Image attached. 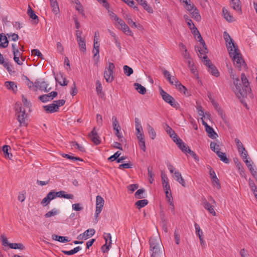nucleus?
I'll return each instance as SVG.
<instances>
[{
	"label": "nucleus",
	"instance_id": "nucleus-1",
	"mask_svg": "<svg viewBox=\"0 0 257 257\" xmlns=\"http://www.w3.org/2000/svg\"><path fill=\"white\" fill-rule=\"evenodd\" d=\"M241 80L243 85L242 87H241L238 78H236L233 81V84L235 86L234 92L239 99L245 97L247 94L251 91V88L249 86V82L244 73L241 74Z\"/></svg>",
	"mask_w": 257,
	"mask_h": 257
},
{
	"label": "nucleus",
	"instance_id": "nucleus-2",
	"mask_svg": "<svg viewBox=\"0 0 257 257\" xmlns=\"http://www.w3.org/2000/svg\"><path fill=\"white\" fill-rule=\"evenodd\" d=\"M229 54L230 57L232 59L234 65L238 69L240 70L242 67H245L246 64L241 56L238 47H236L233 49H230Z\"/></svg>",
	"mask_w": 257,
	"mask_h": 257
},
{
	"label": "nucleus",
	"instance_id": "nucleus-3",
	"mask_svg": "<svg viewBox=\"0 0 257 257\" xmlns=\"http://www.w3.org/2000/svg\"><path fill=\"white\" fill-rule=\"evenodd\" d=\"M160 94L163 99L167 103H169L171 106L176 109L180 106L179 104L175 100V99L169 94L166 92L162 88L160 89Z\"/></svg>",
	"mask_w": 257,
	"mask_h": 257
},
{
	"label": "nucleus",
	"instance_id": "nucleus-4",
	"mask_svg": "<svg viewBox=\"0 0 257 257\" xmlns=\"http://www.w3.org/2000/svg\"><path fill=\"white\" fill-rule=\"evenodd\" d=\"M108 66H106L105 68L104 77L107 82L111 83L114 80L113 74L115 69V65L112 62H108Z\"/></svg>",
	"mask_w": 257,
	"mask_h": 257
},
{
	"label": "nucleus",
	"instance_id": "nucleus-5",
	"mask_svg": "<svg viewBox=\"0 0 257 257\" xmlns=\"http://www.w3.org/2000/svg\"><path fill=\"white\" fill-rule=\"evenodd\" d=\"M207 168L209 170V175L212 180L213 185L216 186V187L218 189L220 188L221 186L219 183V180L217 177L215 172L210 166H209L208 167H207Z\"/></svg>",
	"mask_w": 257,
	"mask_h": 257
},
{
	"label": "nucleus",
	"instance_id": "nucleus-6",
	"mask_svg": "<svg viewBox=\"0 0 257 257\" xmlns=\"http://www.w3.org/2000/svg\"><path fill=\"white\" fill-rule=\"evenodd\" d=\"M88 136L95 145H98L101 143L100 138L97 133L96 127H93Z\"/></svg>",
	"mask_w": 257,
	"mask_h": 257
},
{
	"label": "nucleus",
	"instance_id": "nucleus-7",
	"mask_svg": "<svg viewBox=\"0 0 257 257\" xmlns=\"http://www.w3.org/2000/svg\"><path fill=\"white\" fill-rule=\"evenodd\" d=\"M223 37L224 40L226 42V47L228 51H229L230 49H233L236 47H238L235 45V43L233 41V40L231 38L230 35L226 32H224Z\"/></svg>",
	"mask_w": 257,
	"mask_h": 257
},
{
	"label": "nucleus",
	"instance_id": "nucleus-8",
	"mask_svg": "<svg viewBox=\"0 0 257 257\" xmlns=\"http://www.w3.org/2000/svg\"><path fill=\"white\" fill-rule=\"evenodd\" d=\"M202 203L205 209H206L210 214L213 216L216 215V212L214 209V206L212 205V204L208 202L205 198H202Z\"/></svg>",
	"mask_w": 257,
	"mask_h": 257
},
{
	"label": "nucleus",
	"instance_id": "nucleus-9",
	"mask_svg": "<svg viewBox=\"0 0 257 257\" xmlns=\"http://www.w3.org/2000/svg\"><path fill=\"white\" fill-rule=\"evenodd\" d=\"M117 23L121 27V30L126 35H129L130 36H133V33L130 30L128 26L124 23V22L120 19V20L117 22Z\"/></svg>",
	"mask_w": 257,
	"mask_h": 257
},
{
	"label": "nucleus",
	"instance_id": "nucleus-10",
	"mask_svg": "<svg viewBox=\"0 0 257 257\" xmlns=\"http://www.w3.org/2000/svg\"><path fill=\"white\" fill-rule=\"evenodd\" d=\"M35 86L36 87L38 88L39 90H40L41 91H44L45 92H49L51 89V87L47 89V87L48 86V84L44 81L35 82Z\"/></svg>",
	"mask_w": 257,
	"mask_h": 257
},
{
	"label": "nucleus",
	"instance_id": "nucleus-11",
	"mask_svg": "<svg viewBox=\"0 0 257 257\" xmlns=\"http://www.w3.org/2000/svg\"><path fill=\"white\" fill-rule=\"evenodd\" d=\"M17 115V119L20 123L21 126H26L27 123L26 121L25 118L27 117L25 109H24L23 112L16 114Z\"/></svg>",
	"mask_w": 257,
	"mask_h": 257
},
{
	"label": "nucleus",
	"instance_id": "nucleus-12",
	"mask_svg": "<svg viewBox=\"0 0 257 257\" xmlns=\"http://www.w3.org/2000/svg\"><path fill=\"white\" fill-rule=\"evenodd\" d=\"M174 142L176 143L179 149L184 153H188V149H190L187 145H186L182 140L178 138L176 140H174Z\"/></svg>",
	"mask_w": 257,
	"mask_h": 257
},
{
	"label": "nucleus",
	"instance_id": "nucleus-13",
	"mask_svg": "<svg viewBox=\"0 0 257 257\" xmlns=\"http://www.w3.org/2000/svg\"><path fill=\"white\" fill-rule=\"evenodd\" d=\"M43 108L46 112L49 113H52L58 111V106L54 102L49 105H44Z\"/></svg>",
	"mask_w": 257,
	"mask_h": 257
},
{
	"label": "nucleus",
	"instance_id": "nucleus-14",
	"mask_svg": "<svg viewBox=\"0 0 257 257\" xmlns=\"http://www.w3.org/2000/svg\"><path fill=\"white\" fill-rule=\"evenodd\" d=\"M150 248L161 246V239L159 237H151L149 239Z\"/></svg>",
	"mask_w": 257,
	"mask_h": 257
},
{
	"label": "nucleus",
	"instance_id": "nucleus-15",
	"mask_svg": "<svg viewBox=\"0 0 257 257\" xmlns=\"http://www.w3.org/2000/svg\"><path fill=\"white\" fill-rule=\"evenodd\" d=\"M150 251L151 253L150 257H159L162 253L161 246L156 247H154V246L151 247L150 248Z\"/></svg>",
	"mask_w": 257,
	"mask_h": 257
},
{
	"label": "nucleus",
	"instance_id": "nucleus-16",
	"mask_svg": "<svg viewBox=\"0 0 257 257\" xmlns=\"http://www.w3.org/2000/svg\"><path fill=\"white\" fill-rule=\"evenodd\" d=\"M230 5L233 9L238 12L239 14H241L242 11L240 0H231Z\"/></svg>",
	"mask_w": 257,
	"mask_h": 257
},
{
	"label": "nucleus",
	"instance_id": "nucleus-17",
	"mask_svg": "<svg viewBox=\"0 0 257 257\" xmlns=\"http://www.w3.org/2000/svg\"><path fill=\"white\" fill-rule=\"evenodd\" d=\"M55 196L60 197V198H64L66 199H73L74 198V195L72 194H66V192L64 191H60L59 192L55 191Z\"/></svg>",
	"mask_w": 257,
	"mask_h": 257
},
{
	"label": "nucleus",
	"instance_id": "nucleus-18",
	"mask_svg": "<svg viewBox=\"0 0 257 257\" xmlns=\"http://www.w3.org/2000/svg\"><path fill=\"white\" fill-rule=\"evenodd\" d=\"M50 5L53 13L57 15L59 13L60 10L57 0H50Z\"/></svg>",
	"mask_w": 257,
	"mask_h": 257
},
{
	"label": "nucleus",
	"instance_id": "nucleus-19",
	"mask_svg": "<svg viewBox=\"0 0 257 257\" xmlns=\"http://www.w3.org/2000/svg\"><path fill=\"white\" fill-rule=\"evenodd\" d=\"M55 80L58 82L61 86H66L68 84V81L65 77H63L62 73H60L59 75L55 77Z\"/></svg>",
	"mask_w": 257,
	"mask_h": 257
},
{
	"label": "nucleus",
	"instance_id": "nucleus-20",
	"mask_svg": "<svg viewBox=\"0 0 257 257\" xmlns=\"http://www.w3.org/2000/svg\"><path fill=\"white\" fill-rule=\"evenodd\" d=\"M174 174L175 180L180 184H181L183 186H185V182L182 178L181 173L177 170L175 171Z\"/></svg>",
	"mask_w": 257,
	"mask_h": 257
},
{
	"label": "nucleus",
	"instance_id": "nucleus-21",
	"mask_svg": "<svg viewBox=\"0 0 257 257\" xmlns=\"http://www.w3.org/2000/svg\"><path fill=\"white\" fill-rule=\"evenodd\" d=\"M9 45V41L7 37L3 34H0V47L7 48Z\"/></svg>",
	"mask_w": 257,
	"mask_h": 257
},
{
	"label": "nucleus",
	"instance_id": "nucleus-22",
	"mask_svg": "<svg viewBox=\"0 0 257 257\" xmlns=\"http://www.w3.org/2000/svg\"><path fill=\"white\" fill-rule=\"evenodd\" d=\"M140 5H141L145 10L148 13H152L153 12V9L147 4L146 0H136Z\"/></svg>",
	"mask_w": 257,
	"mask_h": 257
},
{
	"label": "nucleus",
	"instance_id": "nucleus-23",
	"mask_svg": "<svg viewBox=\"0 0 257 257\" xmlns=\"http://www.w3.org/2000/svg\"><path fill=\"white\" fill-rule=\"evenodd\" d=\"M201 45L202 46V48H200L198 50L200 54L199 57L203 59H206L207 58L206 53H208V49L206 45L205 46H204V45Z\"/></svg>",
	"mask_w": 257,
	"mask_h": 257
},
{
	"label": "nucleus",
	"instance_id": "nucleus-24",
	"mask_svg": "<svg viewBox=\"0 0 257 257\" xmlns=\"http://www.w3.org/2000/svg\"><path fill=\"white\" fill-rule=\"evenodd\" d=\"M222 13L224 18L229 22H232L234 21L233 17L230 15L227 10L223 8L222 9Z\"/></svg>",
	"mask_w": 257,
	"mask_h": 257
},
{
	"label": "nucleus",
	"instance_id": "nucleus-25",
	"mask_svg": "<svg viewBox=\"0 0 257 257\" xmlns=\"http://www.w3.org/2000/svg\"><path fill=\"white\" fill-rule=\"evenodd\" d=\"M27 14L30 18L35 21V23H38L39 22L38 17L36 15L35 12L32 9L30 6H29Z\"/></svg>",
	"mask_w": 257,
	"mask_h": 257
},
{
	"label": "nucleus",
	"instance_id": "nucleus-26",
	"mask_svg": "<svg viewBox=\"0 0 257 257\" xmlns=\"http://www.w3.org/2000/svg\"><path fill=\"white\" fill-rule=\"evenodd\" d=\"M77 42L79 45L80 50L82 52H85L86 51V43L84 38L77 39Z\"/></svg>",
	"mask_w": 257,
	"mask_h": 257
},
{
	"label": "nucleus",
	"instance_id": "nucleus-27",
	"mask_svg": "<svg viewBox=\"0 0 257 257\" xmlns=\"http://www.w3.org/2000/svg\"><path fill=\"white\" fill-rule=\"evenodd\" d=\"M104 200L100 196H97L96 198V208L102 210L104 205Z\"/></svg>",
	"mask_w": 257,
	"mask_h": 257
},
{
	"label": "nucleus",
	"instance_id": "nucleus-28",
	"mask_svg": "<svg viewBox=\"0 0 257 257\" xmlns=\"http://www.w3.org/2000/svg\"><path fill=\"white\" fill-rule=\"evenodd\" d=\"M205 131L208 134V136L211 139H216L218 137L217 134L215 132L213 128L210 126H207Z\"/></svg>",
	"mask_w": 257,
	"mask_h": 257
},
{
	"label": "nucleus",
	"instance_id": "nucleus-29",
	"mask_svg": "<svg viewBox=\"0 0 257 257\" xmlns=\"http://www.w3.org/2000/svg\"><path fill=\"white\" fill-rule=\"evenodd\" d=\"M192 15V18L197 22H200L201 20V16L199 14V11L197 8H195L194 10L190 12Z\"/></svg>",
	"mask_w": 257,
	"mask_h": 257
},
{
	"label": "nucleus",
	"instance_id": "nucleus-30",
	"mask_svg": "<svg viewBox=\"0 0 257 257\" xmlns=\"http://www.w3.org/2000/svg\"><path fill=\"white\" fill-rule=\"evenodd\" d=\"M174 85L180 92H183L185 95H188L186 88L178 81H175V84Z\"/></svg>",
	"mask_w": 257,
	"mask_h": 257
},
{
	"label": "nucleus",
	"instance_id": "nucleus-31",
	"mask_svg": "<svg viewBox=\"0 0 257 257\" xmlns=\"http://www.w3.org/2000/svg\"><path fill=\"white\" fill-rule=\"evenodd\" d=\"M216 155L220 158L221 161L226 164L229 163V160L226 157L225 153H222L220 151H216Z\"/></svg>",
	"mask_w": 257,
	"mask_h": 257
},
{
	"label": "nucleus",
	"instance_id": "nucleus-32",
	"mask_svg": "<svg viewBox=\"0 0 257 257\" xmlns=\"http://www.w3.org/2000/svg\"><path fill=\"white\" fill-rule=\"evenodd\" d=\"M62 156L64 158H65L67 159L71 160L72 162H75L76 161H83V160L81 158H80L79 157H74L72 155V154H62Z\"/></svg>",
	"mask_w": 257,
	"mask_h": 257
},
{
	"label": "nucleus",
	"instance_id": "nucleus-33",
	"mask_svg": "<svg viewBox=\"0 0 257 257\" xmlns=\"http://www.w3.org/2000/svg\"><path fill=\"white\" fill-rule=\"evenodd\" d=\"M95 232L94 229H88L86 230L84 233H83V237H84V239L86 240L89 237L93 236Z\"/></svg>",
	"mask_w": 257,
	"mask_h": 257
},
{
	"label": "nucleus",
	"instance_id": "nucleus-34",
	"mask_svg": "<svg viewBox=\"0 0 257 257\" xmlns=\"http://www.w3.org/2000/svg\"><path fill=\"white\" fill-rule=\"evenodd\" d=\"M134 85L136 86V89L139 93L141 94H144L146 93V88L142 86L141 84L138 83H135Z\"/></svg>",
	"mask_w": 257,
	"mask_h": 257
},
{
	"label": "nucleus",
	"instance_id": "nucleus-35",
	"mask_svg": "<svg viewBox=\"0 0 257 257\" xmlns=\"http://www.w3.org/2000/svg\"><path fill=\"white\" fill-rule=\"evenodd\" d=\"M5 85L8 89L12 90L14 91L15 89H17V88L15 83L13 81H6L5 83Z\"/></svg>",
	"mask_w": 257,
	"mask_h": 257
},
{
	"label": "nucleus",
	"instance_id": "nucleus-36",
	"mask_svg": "<svg viewBox=\"0 0 257 257\" xmlns=\"http://www.w3.org/2000/svg\"><path fill=\"white\" fill-rule=\"evenodd\" d=\"M166 132L168 134H169L170 137L173 138V141L178 138L175 131L169 125H167L166 128Z\"/></svg>",
	"mask_w": 257,
	"mask_h": 257
},
{
	"label": "nucleus",
	"instance_id": "nucleus-37",
	"mask_svg": "<svg viewBox=\"0 0 257 257\" xmlns=\"http://www.w3.org/2000/svg\"><path fill=\"white\" fill-rule=\"evenodd\" d=\"M9 247L12 249H19L21 250L25 248L24 245L21 243H10Z\"/></svg>",
	"mask_w": 257,
	"mask_h": 257
},
{
	"label": "nucleus",
	"instance_id": "nucleus-38",
	"mask_svg": "<svg viewBox=\"0 0 257 257\" xmlns=\"http://www.w3.org/2000/svg\"><path fill=\"white\" fill-rule=\"evenodd\" d=\"M148 201L147 199H143L137 201L135 204L137 208L140 209L146 206L148 204Z\"/></svg>",
	"mask_w": 257,
	"mask_h": 257
},
{
	"label": "nucleus",
	"instance_id": "nucleus-39",
	"mask_svg": "<svg viewBox=\"0 0 257 257\" xmlns=\"http://www.w3.org/2000/svg\"><path fill=\"white\" fill-rule=\"evenodd\" d=\"M59 211L57 209L53 208L51 211L47 212L45 214V216L46 218H49L51 216H53L57 215L59 213Z\"/></svg>",
	"mask_w": 257,
	"mask_h": 257
},
{
	"label": "nucleus",
	"instance_id": "nucleus-40",
	"mask_svg": "<svg viewBox=\"0 0 257 257\" xmlns=\"http://www.w3.org/2000/svg\"><path fill=\"white\" fill-rule=\"evenodd\" d=\"M10 149V147L8 145H5L3 147V151L4 152V154L5 155V157L7 158L11 159V158L12 157V154H10L9 153V151Z\"/></svg>",
	"mask_w": 257,
	"mask_h": 257
},
{
	"label": "nucleus",
	"instance_id": "nucleus-41",
	"mask_svg": "<svg viewBox=\"0 0 257 257\" xmlns=\"http://www.w3.org/2000/svg\"><path fill=\"white\" fill-rule=\"evenodd\" d=\"M208 71L215 77H218L219 76V72L214 65L208 69Z\"/></svg>",
	"mask_w": 257,
	"mask_h": 257
},
{
	"label": "nucleus",
	"instance_id": "nucleus-42",
	"mask_svg": "<svg viewBox=\"0 0 257 257\" xmlns=\"http://www.w3.org/2000/svg\"><path fill=\"white\" fill-rule=\"evenodd\" d=\"M112 126L114 130H116L117 129H120V126L119 124V122L117 120V119L116 116H113L112 117Z\"/></svg>",
	"mask_w": 257,
	"mask_h": 257
},
{
	"label": "nucleus",
	"instance_id": "nucleus-43",
	"mask_svg": "<svg viewBox=\"0 0 257 257\" xmlns=\"http://www.w3.org/2000/svg\"><path fill=\"white\" fill-rule=\"evenodd\" d=\"M124 73L127 76H130L134 72L133 69L130 67L124 65L123 67Z\"/></svg>",
	"mask_w": 257,
	"mask_h": 257
},
{
	"label": "nucleus",
	"instance_id": "nucleus-44",
	"mask_svg": "<svg viewBox=\"0 0 257 257\" xmlns=\"http://www.w3.org/2000/svg\"><path fill=\"white\" fill-rule=\"evenodd\" d=\"M147 129L152 139L154 140L156 137V133L154 129L150 124H148Z\"/></svg>",
	"mask_w": 257,
	"mask_h": 257
},
{
	"label": "nucleus",
	"instance_id": "nucleus-45",
	"mask_svg": "<svg viewBox=\"0 0 257 257\" xmlns=\"http://www.w3.org/2000/svg\"><path fill=\"white\" fill-rule=\"evenodd\" d=\"M185 4V8L186 9L189 11L190 13L193 11L195 8H196L194 5L190 3V1L189 0L186 3H184Z\"/></svg>",
	"mask_w": 257,
	"mask_h": 257
},
{
	"label": "nucleus",
	"instance_id": "nucleus-46",
	"mask_svg": "<svg viewBox=\"0 0 257 257\" xmlns=\"http://www.w3.org/2000/svg\"><path fill=\"white\" fill-rule=\"evenodd\" d=\"M234 141L236 143V145L238 151H240V150L245 151V148L243 147L242 143L240 142V141L238 139H237V138L235 139Z\"/></svg>",
	"mask_w": 257,
	"mask_h": 257
},
{
	"label": "nucleus",
	"instance_id": "nucleus-47",
	"mask_svg": "<svg viewBox=\"0 0 257 257\" xmlns=\"http://www.w3.org/2000/svg\"><path fill=\"white\" fill-rule=\"evenodd\" d=\"M104 239L105 241V243L107 244H111V236L109 233H104L103 235Z\"/></svg>",
	"mask_w": 257,
	"mask_h": 257
},
{
	"label": "nucleus",
	"instance_id": "nucleus-48",
	"mask_svg": "<svg viewBox=\"0 0 257 257\" xmlns=\"http://www.w3.org/2000/svg\"><path fill=\"white\" fill-rule=\"evenodd\" d=\"M15 109L16 114L23 112L24 108H22V104L20 102H16L15 105Z\"/></svg>",
	"mask_w": 257,
	"mask_h": 257
},
{
	"label": "nucleus",
	"instance_id": "nucleus-49",
	"mask_svg": "<svg viewBox=\"0 0 257 257\" xmlns=\"http://www.w3.org/2000/svg\"><path fill=\"white\" fill-rule=\"evenodd\" d=\"M121 153L119 151H117L116 153H115L113 155L111 156L108 158V160L110 162H113L114 160L117 161V159H118V157H119Z\"/></svg>",
	"mask_w": 257,
	"mask_h": 257
},
{
	"label": "nucleus",
	"instance_id": "nucleus-50",
	"mask_svg": "<svg viewBox=\"0 0 257 257\" xmlns=\"http://www.w3.org/2000/svg\"><path fill=\"white\" fill-rule=\"evenodd\" d=\"M187 62H188V66L189 68L191 73L194 74H196V69L195 68L193 62L190 60H189Z\"/></svg>",
	"mask_w": 257,
	"mask_h": 257
},
{
	"label": "nucleus",
	"instance_id": "nucleus-51",
	"mask_svg": "<svg viewBox=\"0 0 257 257\" xmlns=\"http://www.w3.org/2000/svg\"><path fill=\"white\" fill-rule=\"evenodd\" d=\"M194 226H195V230H196V235L197 236H198V237H200V236H203V232H202V230L201 229L199 225L197 223H195Z\"/></svg>",
	"mask_w": 257,
	"mask_h": 257
},
{
	"label": "nucleus",
	"instance_id": "nucleus-52",
	"mask_svg": "<svg viewBox=\"0 0 257 257\" xmlns=\"http://www.w3.org/2000/svg\"><path fill=\"white\" fill-rule=\"evenodd\" d=\"M145 192V189H140L138 190L135 194V197L138 199H142L144 198L145 197L142 196L141 195L144 193Z\"/></svg>",
	"mask_w": 257,
	"mask_h": 257
},
{
	"label": "nucleus",
	"instance_id": "nucleus-53",
	"mask_svg": "<svg viewBox=\"0 0 257 257\" xmlns=\"http://www.w3.org/2000/svg\"><path fill=\"white\" fill-rule=\"evenodd\" d=\"M32 54L38 56L41 59H44L42 54L38 49H33L31 51Z\"/></svg>",
	"mask_w": 257,
	"mask_h": 257
},
{
	"label": "nucleus",
	"instance_id": "nucleus-54",
	"mask_svg": "<svg viewBox=\"0 0 257 257\" xmlns=\"http://www.w3.org/2000/svg\"><path fill=\"white\" fill-rule=\"evenodd\" d=\"M39 99L43 102H46L49 101H51L49 98V96L48 94H44L40 95L39 97Z\"/></svg>",
	"mask_w": 257,
	"mask_h": 257
},
{
	"label": "nucleus",
	"instance_id": "nucleus-55",
	"mask_svg": "<svg viewBox=\"0 0 257 257\" xmlns=\"http://www.w3.org/2000/svg\"><path fill=\"white\" fill-rule=\"evenodd\" d=\"M166 196L167 199V201L169 204H171V203L173 202V199L172 196L171 192H169L167 191H166Z\"/></svg>",
	"mask_w": 257,
	"mask_h": 257
},
{
	"label": "nucleus",
	"instance_id": "nucleus-56",
	"mask_svg": "<svg viewBox=\"0 0 257 257\" xmlns=\"http://www.w3.org/2000/svg\"><path fill=\"white\" fill-rule=\"evenodd\" d=\"M133 166V164L131 163H124V164H121L119 165L118 168L120 169H129L132 168Z\"/></svg>",
	"mask_w": 257,
	"mask_h": 257
},
{
	"label": "nucleus",
	"instance_id": "nucleus-57",
	"mask_svg": "<svg viewBox=\"0 0 257 257\" xmlns=\"http://www.w3.org/2000/svg\"><path fill=\"white\" fill-rule=\"evenodd\" d=\"M96 89L97 93H101L102 91V87L100 81L97 80L96 82Z\"/></svg>",
	"mask_w": 257,
	"mask_h": 257
},
{
	"label": "nucleus",
	"instance_id": "nucleus-58",
	"mask_svg": "<svg viewBox=\"0 0 257 257\" xmlns=\"http://www.w3.org/2000/svg\"><path fill=\"white\" fill-rule=\"evenodd\" d=\"M7 36L9 37V38L11 37L12 40L13 41H17L19 39L18 35L15 33H9L7 34Z\"/></svg>",
	"mask_w": 257,
	"mask_h": 257
},
{
	"label": "nucleus",
	"instance_id": "nucleus-59",
	"mask_svg": "<svg viewBox=\"0 0 257 257\" xmlns=\"http://www.w3.org/2000/svg\"><path fill=\"white\" fill-rule=\"evenodd\" d=\"M1 240L2 242V244L4 246H9V243L8 241L7 237L5 235H1Z\"/></svg>",
	"mask_w": 257,
	"mask_h": 257
},
{
	"label": "nucleus",
	"instance_id": "nucleus-60",
	"mask_svg": "<svg viewBox=\"0 0 257 257\" xmlns=\"http://www.w3.org/2000/svg\"><path fill=\"white\" fill-rule=\"evenodd\" d=\"M196 109L198 111V113L199 115L201 116V117H205V114L203 110L202 107L201 105H197Z\"/></svg>",
	"mask_w": 257,
	"mask_h": 257
},
{
	"label": "nucleus",
	"instance_id": "nucleus-61",
	"mask_svg": "<svg viewBox=\"0 0 257 257\" xmlns=\"http://www.w3.org/2000/svg\"><path fill=\"white\" fill-rule=\"evenodd\" d=\"M238 152L239 153V154H240L241 157H242V159L243 160V161L244 160L248 159H247L248 154H247V151L245 149V151L240 150V151H238Z\"/></svg>",
	"mask_w": 257,
	"mask_h": 257
},
{
	"label": "nucleus",
	"instance_id": "nucleus-62",
	"mask_svg": "<svg viewBox=\"0 0 257 257\" xmlns=\"http://www.w3.org/2000/svg\"><path fill=\"white\" fill-rule=\"evenodd\" d=\"M184 18L185 20V22L187 23L189 28H191V27H192V24H193L192 20L189 18V17L187 15H186L184 16Z\"/></svg>",
	"mask_w": 257,
	"mask_h": 257
},
{
	"label": "nucleus",
	"instance_id": "nucleus-63",
	"mask_svg": "<svg viewBox=\"0 0 257 257\" xmlns=\"http://www.w3.org/2000/svg\"><path fill=\"white\" fill-rule=\"evenodd\" d=\"M110 247V244H107V243H105L101 246V249L104 253H105L108 251Z\"/></svg>",
	"mask_w": 257,
	"mask_h": 257
},
{
	"label": "nucleus",
	"instance_id": "nucleus-64",
	"mask_svg": "<svg viewBox=\"0 0 257 257\" xmlns=\"http://www.w3.org/2000/svg\"><path fill=\"white\" fill-rule=\"evenodd\" d=\"M190 30L191 31L192 33L196 36V35H198V34H199V32L198 30V29L196 28L194 24H192V27H191V28H189Z\"/></svg>",
	"mask_w": 257,
	"mask_h": 257
}]
</instances>
